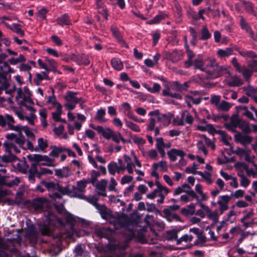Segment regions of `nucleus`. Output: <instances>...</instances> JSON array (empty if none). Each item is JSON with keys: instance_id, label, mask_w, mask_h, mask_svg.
Listing matches in <instances>:
<instances>
[{"instance_id": "f257e3e1", "label": "nucleus", "mask_w": 257, "mask_h": 257, "mask_svg": "<svg viewBox=\"0 0 257 257\" xmlns=\"http://www.w3.org/2000/svg\"><path fill=\"white\" fill-rule=\"evenodd\" d=\"M88 182L85 179L77 181L76 186L67 184L62 187L57 182L42 181L41 184L49 192V196L52 199H61L64 195L70 197L82 198L84 188L86 187Z\"/></svg>"}, {"instance_id": "f03ea898", "label": "nucleus", "mask_w": 257, "mask_h": 257, "mask_svg": "<svg viewBox=\"0 0 257 257\" xmlns=\"http://www.w3.org/2000/svg\"><path fill=\"white\" fill-rule=\"evenodd\" d=\"M48 204L47 200L44 197L36 198L33 200L32 205L35 210L38 212L44 211L45 220L43 223L42 234L50 235L55 229L57 224L61 222V220L51 211H44V207Z\"/></svg>"}, {"instance_id": "7ed1b4c3", "label": "nucleus", "mask_w": 257, "mask_h": 257, "mask_svg": "<svg viewBox=\"0 0 257 257\" xmlns=\"http://www.w3.org/2000/svg\"><path fill=\"white\" fill-rule=\"evenodd\" d=\"M206 72L210 77L216 78L223 75L226 77L231 76L229 68L225 65H220L213 58H209L206 60Z\"/></svg>"}, {"instance_id": "20e7f679", "label": "nucleus", "mask_w": 257, "mask_h": 257, "mask_svg": "<svg viewBox=\"0 0 257 257\" xmlns=\"http://www.w3.org/2000/svg\"><path fill=\"white\" fill-rule=\"evenodd\" d=\"M15 93H17L16 100L18 104L20 106H24L26 107L31 111V113H34L35 112V109L32 106L34 103L31 98L30 93L29 92H27L26 91L24 92L20 88H15L14 90L10 89V92H9V93L11 95H14Z\"/></svg>"}, {"instance_id": "39448f33", "label": "nucleus", "mask_w": 257, "mask_h": 257, "mask_svg": "<svg viewBox=\"0 0 257 257\" xmlns=\"http://www.w3.org/2000/svg\"><path fill=\"white\" fill-rule=\"evenodd\" d=\"M7 56L5 53L0 54V78H5L9 73L15 72L14 69L10 66L8 62L4 61Z\"/></svg>"}, {"instance_id": "423d86ee", "label": "nucleus", "mask_w": 257, "mask_h": 257, "mask_svg": "<svg viewBox=\"0 0 257 257\" xmlns=\"http://www.w3.org/2000/svg\"><path fill=\"white\" fill-rule=\"evenodd\" d=\"M169 192V189L167 187L160 188L158 190V189H155L151 193L147 195V198L153 199L156 197H159V199H158L157 201L158 203L162 204Z\"/></svg>"}, {"instance_id": "0eeeda50", "label": "nucleus", "mask_w": 257, "mask_h": 257, "mask_svg": "<svg viewBox=\"0 0 257 257\" xmlns=\"http://www.w3.org/2000/svg\"><path fill=\"white\" fill-rule=\"evenodd\" d=\"M78 94V92H73L72 91H67L66 95L64 96L65 100L67 103H65V106L69 110L71 111L73 110L76 105L77 104V97L76 95Z\"/></svg>"}, {"instance_id": "6e6552de", "label": "nucleus", "mask_w": 257, "mask_h": 257, "mask_svg": "<svg viewBox=\"0 0 257 257\" xmlns=\"http://www.w3.org/2000/svg\"><path fill=\"white\" fill-rule=\"evenodd\" d=\"M29 158L31 161L37 162L38 163L42 161L45 162V163H41L40 165L54 166V158H52V157H49L46 155L43 156L41 155L34 154L33 155L30 156Z\"/></svg>"}, {"instance_id": "1a4fd4ad", "label": "nucleus", "mask_w": 257, "mask_h": 257, "mask_svg": "<svg viewBox=\"0 0 257 257\" xmlns=\"http://www.w3.org/2000/svg\"><path fill=\"white\" fill-rule=\"evenodd\" d=\"M14 123V118L11 115L8 114L5 116L0 115V125L3 127L6 126L7 125L8 130L14 131V130L19 127V126H16V125H14L13 124Z\"/></svg>"}, {"instance_id": "9d476101", "label": "nucleus", "mask_w": 257, "mask_h": 257, "mask_svg": "<svg viewBox=\"0 0 257 257\" xmlns=\"http://www.w3.org/2000/svg\"><path fill=\"white\" fill-rule=\"evenodd\" d=\"M231 197L227 195L219 196L217 204L219 205V210L220 214H222L228 209V203Z\"/></svg>"}, {"instance_id": "9b49d317", "label": "nucleus", "mask_w": 257, "mask_h": 257, "mask_svg": "<svg viewBox=\"0 0 257 257\" xmlns=\"http://www.w3.org/2000/svg\"><path fill=\"white\" fill-rule=\"evenodd\" d=\"M128 222V217L125 214L122 213L113 220V225L115 229H118L125 226Z\"/></svg>"}, {"instance_id": "f8f14e48", "label": "nucleus", "mask_w": 257, "mask_h": 257, "mask_svg": "<svg viewBox=\"0 0 257 257\" xmlns=\"http://www.w3.org/2000/svg\"><path fill=\"white\" fill-rule=\"evenodd\" d=\"M39 164L37 162L32 163L29 170L28 179L31 182H34L35 180L36 177L38 178L39 175V171L38 170V166Z\"/></svg>"}, {"instance_id": "ddd939ff", "label": "nucleus", "mask_w": 257, "mask_h": 257, "mask_svg": "<svg viewBox=\"0 0 257 257\" xmlns=\"http://www.w3.org/2000/svg\"><path fill=\"white\" fill-rule=\"evenodd\" d=\"M149 115L156 116L158 121H163L165 124L168 125L171 122V117L166 114H160L159 110L150 111Z\"/></svg>"}, {"instance_id": "4468645a", "label": "nucleus", "mask_w": 257, "mask_h": 257, "mask_svg": "<svg viewBox=\"0 0 257 257\" xmlns=\"http://www.w3.org/2000/svg\"><path fill=\"white\" fill-rule=\"evenodd\" d=\"M235 153L240 157L241 160H244L247 162H252V158L250 156V151L238 148L235 151Z\"/></svg>"}, {"instance_id": "2eb2a0df", "label": "nucleus", "mask_w": 257, "mask_h": 257, "mask_svg": "<svg viewBox=\"0 0 257 257\" xmlns=\"http://www.w3.org/2000/svg\"><path fill=\"white\" fill-rule=\"evenodd\" d=\"M167 154L170 160L175 162L177 160V156L183 158L186 154L182 150L172 149L167 152Z\"/></svg>"}, {"instance_id": "dca6fc26", "label": "nucleus", "mask_w": 257, "mask_h": 257, "mask_svg": "<svg viewBox=\"0 0 257 257\" xmlns=\"http://www.w3.org/2000/svg\"><path fill=\"white\" fill-rule=\"evenodd\" d=\"M238 51L237 47H228L225 49H219L217 51V54L221 58H226L229 57L230 55L233 54L234 50Z\"/></svg>"}, {"instance_id": "f3484780", "label": "nucleus", "mask_w": 257, "mask_h": 257, "mask_svg": "<svg viewBox=\"0 0 257 257\" xmlns=\"http://www.w3.org/2000/svg\"><path fill=\"white\" fill-rule=\"evenodd\" d=\"M234 139L235 141L240 143L242 145H247L250 144L252 141V139L249 136L243 135L240 133H237L235 135Z\"/></svg>"}, {"instance_id": "a211bd4d", "label": "nucleus", "mask_w": 257, "mask_h": 257, "mask_svg": "<svg viewBox=\"0 0 257 257\" xmlns=\"http://www.w3.org/2000/svg\"><path fill=\"white\" fill-rule=\"evenodd\" d=\"M26 237L30 242L36 243L37 241V235L36 229L33 226L29 227L26 231Z\"/></svg>"}, {"instance_id": "6ab92c4d", "label": "nucleus", "mask_w": 257, "mask_h": 257, "mask_svg": "<svg viewBox=\"0 0 257 257\" xmlns=\"http://www.w3.org/2000/svg\"><path fill=\"white\" fill-rule=\"evenodd\" d=\"M243 213H246V214L240 219V222L243 224V225L245 228L250 227L253 224V221H246V220L250 218L253 214V209H251L249 212H247L246 210L243 211Z\"/></svg>"}, {"instance_id": "aec40b11", "label": "nucleus", "mask_w": 257, "mask_h": 257, "mask_svg": "<svg viewBox=\"0 0 257 257\" xmlns=\"http://www.w3.org/2000/svg\"><path fill=\"white\" fill-rule=\"evenodd\" d=\"M107 184V181L105 179H102L98 183L96 184V188L97 190L98 194L105 197L106 187Z\"/></svg>"}, {"instance_id": "412c9836", "label": "nucleus", "mask_w": 257, "mask_h": 257, "mask_svg": "<svg viewBox=\"0 0 257 257\" xmlns=\"http://www.w3.org/2000/svg\"><path fill=\"white\" fill-rule=\"evenodd\" d=\"M19 69L21 71L25 73L26 78L31 80L32 79V74L30 73V70L32 69L31 66L29 63H21Z\"/></svg>"}, {"instance_id": "4be33fe9", "label": "nucleus", "mask_w": 257, "mask_h": 257, "mask_svg": "<svg viewBox=\"0 0 257 257\" xmlns=\"http://www.w3.org/2000/svg\"><path fill=\"white\" fill-rule=\"evenodd\" d=\"M16 126H19V127L17 129L14 130L15 131L19 132H21L22 133V132H24L25 135L29 139L32 140H35V135L29 127L27 126H22L20 125H17Z\"/></svg>"}, {"instance_id": "5701e85b", "label": "nucleus", "mask_w": 257, "mask_h": 257, "mask_svg": "<svg viewBox=\"0 0 257 257\" xmlns=\"http://www.w3.org/2000/svg\"><path fill=\"white\" fill-rule=\"evenodd\" d=\"M167 17V15L163 12H160L157 15H156L153 19L149 20L147 22L149 25H154L159 24L161 21L165 20Z\"/></svg>"}, {"instance_id": "b1692460", "label": "nucleus", "mask_w": 257, "mask_h": 257, "mask_svg": "<svg viewBox=\"0 0 257 257\" xmlns=\"http://www.w3.org/2000/svg\"><path fill=\"white\" fill-rule=\"evenodd\" d=\"M185 101L186 103L187 106L189 107H191L192 103L197 105L199 104L202 98L200 97L195 98L191 95H187L185 96Z\"/></svg>"}, {"instance_id": "393cba45", "label": "nucleus", "mask_w": 257, "mask_h": 257, "mask_svg": "<svg viewBox=\"0 0 257 257\" xmlns=\"http://www.w3.org/2000/svg\"><path fill=\"white\" fill-rule=\"evenodd\" d=\"M71 174L70 170L67 167L62 169H55V175L59 178H64L69 176Z\"/></svg>"}, {"instance_id": "a878e982", "label": "nucleus", "mask_w": 257, "mask_h": 257, "mask_svg": "<svg viewBox=\"0 0 257 257\" xmlns=\"http://www.w3.org/2000/svg\"><path fill=\"white\" fill-rule=\"evenodd\" d=\"M107 168L109 173L112 175H114L115 173H119L121 171H122L117 165V163L114 161H111L108 164Z\"/></svg>"}, {"instance_id": "bb28decb", "label": "nucleus", "mask_w": 257, "mask_h": 257, "mask_svg": "<svg viewBox=\"0 0 257 257\" xmlns=\"http://www.w3.org/2000/svg\"><path fill=\"white\" fill-rule=\"evenodd\" d=\"M51 149L52 150L49 153V156L54 158V160L56 158H57L61 153L65 151V148L58 147L56 146H52Z\"/></svg>"}, {"instance_id": "cd10ccee", "label": "nucleus", "mask_w": 257, "mask_h": 257, "mask_svg": "<svg viewBox=\"0 0 257 257\" xmlns=\"http://www.w3.org/2000/svg\"><path fill=\"white\" fill-rule=\"evenodd\" d=\"M206 62L204 63L203 60L200 59H195L192 61V66H194L195 69H199L204 72H205V69H206Z\"/></svg>"}, {"instance_id": "c85d7f7f", "label": "nucleus", "mask_w": 257, "mask_h": 257, "mask_svg": "<svg viewBox=\"0 0 257 257\" xmlns=\"http://www.w3.org/2000/svg\"><path fill=\"white\" fill-rule=\"evenodd\" d=\"M105 114V110L103 108H100L97 110L94 119L100 122H105L107 120L104 118Z\"/></svg>"}, {"instance_id": "c756f323", "label": "nucleus", "mask_w": 257, "mask_h": 257, "mask_svg": "<svg viewBox=\"0 0 257 257\" xmlns=\"http://www.w3.org/2000/svg\"><path fill=\"white\" fill-rule=\"evenodd\" d=\"M26 59L25 56L22 54H20L17 58L11 57L9 58L7 62L8 64L9 63L11 65H16L19 63L25 62Z\"/></svg>"}, {"instance_id": "7c9ffc66", "label": "nucleus", "mask_w": 257, "mask_h": 257, "mask_svg": "<svg viewBox=\"0 0 257 257\" xmlns=\"http://www.w3.org/2000/svg\"><path fill=\"white\" fill-rule=\"evenodd\" d=\"M48 146L47 141L40 138L38 140V145L36 146L34 150L36 151H43Z\"/></svg>"}, {"instance_id": "2f4dec72", "label": "nucleus", "mask_w": 257, "mask_h": 257, "mask_svg": "<svg viewBox=\"0 0 257 257\" xmlns=\"http://www.w3.org/2000/svg\"><path fill=\"white\" fill-rule=\"evenodd\" d=\"M18 170L23 174H26L28 171L29 166L25 160H19L16 166Z\"/></svg>"}, {"instance_id": "473e14b6", "label": "nucleus", "mask_w": 257, "mask_h": 257, "mask_svg": "<svg viewBox=\"0 0 257 257\" xmlns=\"http://www.w3.org/2000/svg\"><path fill=\"white\" fill-rule=\"evenodd\" d=\"M57 22L58 24L61 26L69 25L71 24L70 18L66 14L58 17L57 19Z\"/></svg>"}, {"instance_id": "72a5a7b5", "label": "nucleus", "mask_w": 257, "mask_h": 257, "mask_svg": "<svg viewBox=\"0 0 257 257\" xmlns=\"http://www.w3.org/2000/svg\"><path fill=\"white\" fill-rule=\"evenodd\" d=\"M111 64L112 67L117 71L121 70L123 67L122 62L118 58H113L111 59Z\"/></svg>"}, {"instance_id": "f704fd0d", "label": "nucleus", "mask_w": 257, "mask_h": 257, "mask_svg": "<svg viewBox=\"0 0 257 257\" xmlns=\"http://www.w3.org/2000/svg\"><path fill=\"white\" fill-rule=\"evenodd\" d=\"M62 106L60 105L59 107L56 108V111L52 113L53 119L57 122L59 121H65L64 120H62L61 118V114L62 113Z\"/></svg>"}, {"instance_id": "c9c22d12", "label": "nucleus", "mask_w": 257, "mask_h": 257, "mask_svg": "<svg viewBox=\"0 0 257 257\" xmlns=\"http://www.w3.org/2000/svg\"><path fill=\"white\" fill-rule=\"evenodd\" d=\"M160 168L161 170L167 172L168 170L167 163L165 161H161L159 163H154L152 165V168L158 169Z\"/></svg>"}, {"instance_id": "e433bc0d", "label": "nucleus", "mask_w": 257, "mask_h": 257, "mask_svg": "<svg viewBox=\"0 0 257 257\" xmlns=\"http://www.w3.org/2000/svg\"><path fill=\"white\" fill-rule=\"evenodd\" d=\"M182 52L178 50H173L170 55V58L172 62H177L182 58Z\"/></svg>"}, {"instance_id": "4c0bfd02", "label": "nucleus", "mask_w": 257, "mask_h": 257, "mask_svg": "<svg viewBox=\"0 0 257 257\" xmlns=\"http://www.w3.org/2000/svg\"><path fill=\"white\" fill-rule=\"evenodd\" d=\"M252 165L254 167L253 168H249L247 167H245V170L246 174L248 176H252L253 178L257 177V165L252 163Z\"/></svg>"}, {"instance_id": "58836bf2", "label": "nucleus", "mask_w": 257, "mask_h": 257, "mask_svg": "<svg viewBox=\"0 0 257 257\" xmlns=\"http://www.w3.org/2000/svg\"><path fill=\"white\" fill-rule=\"evenodd\" d=\"M46 71H42L41 73H38L36 75V78H34V81L39 83L43 80H49V76Z\"/></svg>"}, {"instance_id": "ea45409f", "label": "nucleus", "mask_w": 257, "mask_h": 257, "mask_svg": "<svg viewBox=\"0 0 257 257\" xmlns=\"http://www.w3.org/2000/svg\"><path fill=\"white\" fill-rule=\"evenodd\" d=\"M236 212L233 209H231L227 214L225 218L228 223H233L236 220Z\"/></svg>"}, {"instance_id": "a19ab883", "label": "nucleus", "mask_w": 257, "mask_h": 257, "mask_svg": "<svg viewBox=\"0 0 257 257\" xmlns=\"http://www.w3.org/2000/svg\"><path fill=\"white\" fill-rule=\"evenodd\" d=\"M196 192L200 196V200L206 201L208 199V197L206 194L202 191V186L200 184H197L195 186Z\"/></svg>"}, {"instance_id": "79ce46f5", "label": "nucleus", "mask_w": 257, "mask_h": 257, "mask_svg": "<svg viewBox=\"0 0 257 257\" xmlns=\"http://www.w3.org/2000/svg\"><path fill=\"white\" fill-rule=\"evenodd\" d=\"M187 53L188 56V60L184 62V65L185 68H188L192 66V59L194 57V54L193 52L190 50H188L187 51Z\"/></svg>"}, {"instance_id": "37998d69", "label": "nucleus", "mask_w": 257, "mask_h": 257, "mask_svg": "<svg viewBox=\"0 0 257 257\" xmlns=\"http://www.w3.org/2000/svg\"><path fill=\"white\" fill-rule=\"evenodd\" d=\"M113 37L116 39L120 45L125 48H129L128 45L126 44L124 40L123 39L121 33H112Z\"/></svg>"}, {"instance_id": "c03bdc74", "label": "nucleus", "mask_w": 257, "mask_h": 257, "mask_svg": "<svg viewBox=\"0 0 257 257\" xmlns=\"http://www.w3.org/2000/svg\"><path fill=\"white\" fill-rule=\"evenodd\" d=\"M207 217L209 219L212 220L213 223H215L218 222L219 219V215L217 210L211 211H207Z\"/></svg>"}, {"instance_id": "a18cd8bd", "label": "nucleus", "mask_w": 257, "mask_h": 257, "mask_svg": "<svg viewBox=\"0 0 257 257\" xmlns=\"http://www.w3.org/2000/svg\"><path fill=\"white\" fill-rule=\"evenodd\" d=\"M198 33H192V36L193 41H196L197 39L201 40H206L209 39L211 36V33H201V35L199 36L197 35Z\"/></svg>"}, {"instance_id": "49530a36", "label": "nucleus", "mask_w": 257, "mask_h": 257, "mask_svg": "<svg viewBox=\"0 0 257 257\" xmlns=\"http://www.w3.org/2000/svg\"><path fill=\"white\" fill-rule=\"evenodd\" d=\"M242 81L237 77H231L230 80L228 82V85L229 86H239L242 84Z\"/></svg>"}, {"instance_id": "de8ad7c7", "label": "nucleus", "mask_w": 257, "mask_h": 257, "mask_svg": "<svg viewBox=\"0 0 257 257\" xmlns=\"http://www.w3.org/2000/svg\"><path fill=\"white\" fill-rule=\"evenodd\" d=\"M77 61L79 65H84L87 66L90 63V61L87 57L84 54L77 56Z\"/></svg>"}, {"instance_id": "09e8293b", "label": "nucleus", "mask_w": 257, "mask_h": 257, "mask_svg": "<svg viewBox=\"0 0 257 257\" xmlns=\"http://www.w3.org/2000/svg\"><path fill=\"white\" fill-rule=\"evenodd\" d=\"M126 126L130 129L135 132H140L141 129L138 125L134 122L128 121L127 119H124Z\"/></svg>"}, {"instance_id": "8fccbe9b", "label": "nucleus", "mask_w": 257, "mask_h": 257, "mask_svg": "<svg viewBox=\"0 0 257 257\" xmlns=\"http://www.w3.org/2000/svg\"><path fill=\"white\" fill-rule=\"evenodd\" d=\"M231 106L232 105L228 102L223 100L218 105L217 108L218 110L226 111L230 109Z\"/></svg>"}, {"instance_id": "3c124183", "label": "nucleus", "mask_w": 257, "mask_h": 257, "mask_svg": "<svg viewBox=\"0 0 257 257\" xmlns=\"http://www.w3.org/2000/svg\"><path fill=\"white\" fill-rule=\"evenodd\" d=\"M193 236L191 234H185L180 238L177 239V244H180L182 242H188L193 239Z\"/></svg>"}, {"instance_id": "603ef678", "label": "nucleus", "mask_w": 257, "mask_h": 257, "mask_svg": "<svg viewBox=\"0 0 257 257\" xmlns=\"http://www.w3.org/2000/svg\"><path fill=\"white\" fill-rule=\"evenodd\" d=\"M0 157H1V160L3 162L9 163V162H12L13 161H14L16 157V156H15L12 154L7 153V154L4 155L2 156H0Z\"/></svg>"}, {"instance_id": "864d4df0", "label": "nucleus", "mask_w": 257, "mask_h": 257, "mask_svg": "<svg viewBox=\"0 0 257 257\" xmlns=\"http://www.w3.org/2000/svg\"><path fill=\"white\" fill-rule=\"evenodd\" d=\"M197 130L203 132L208 131L211 134H212L215 131V129L213 125L211 124H207L205 126L198 125L197 126Z\"/></svg>"}, {"instance_id": "5fc2aeb1", "label": "nucleus", "mask_w": 257, "mask_h": 257, "mask_svg": "<svg viewBox=\"0 0 257 257\" xmlns=\"http://www.w3.org/2000/svg\"><path fill=\"white\" fill-rule=\"evenodd\" d=\"M85 188H86V187H85L84 188V191L82 193V198H80V197H77V198H79V199H84L85 200H86L87 201H88V202H89L91 204H92L93 205H96V204L97 203V201H98V200H97V198L96 197L92 196V197H91L90 198H87L86 197H85L84 195V193L85 192Z\"/></svg>"}, {"instance_id": "6e6d98bb", "label": "nucleus", "mask_w": 257, "mask_h": 257, "mask_svg": "<svg viewBox=\"0 0 257 257\" xmlns=\"http://www.w3.org/2000/svg\"><path fill=\"white\" fill-rule=\"evenodd\" d=\"M47 61L48 63L49 67L48 72L50 71L55 72L57 70V63L53 59H47Z\"/></svg>"}, {"instance_id": "4d7b16f0", "label": "nucleus", "mask_w": 257, "mask_h": 257, "mask_svg": "<svg viewBox=\"0 0 257 257\" xmlns=\"http://www.w3.org/2000/svg\"><path fill=\"white\" fill-rule=\"evenodd\" d=\"M182 118L184 119L185 123L192 124L193 121V116L187 111L183 112L182 114Z\"/></svg>"}, {"instance_id": "13d9d810", "label": "nucleus", "mask_w": 257, "mask_h": 257, "mask_svg": "<svg viewBox=\"0 0 257 257\" xmlns=\"http://www.w3.org/2000/svg\"><path fill=\"white\" fill-rule=\"evenodd\" d=\"M108 230L104 227H101L95 230V233L99 237H106Z\"/></svg>"}, {"instance_id": "bf43d9fd", "label": "nucleus", "mask_w": 257, "mask_h": 257, "mask_svg": "<svg viewBox=\"0 0 257 257\" xmlns=\"http://www.w3.org/2000/svg\"><path fill=\"white\" fill-rule=\"evenodd\" d=\"M196 146L199 151L202 152L205 156L207 155L208 151L206 149L203 141H198L197 143Z\"/></svg>"}, {"instance_id": "052dcab7", "label": "nucleus", "mask_w": 257, "mask_h": 257, "mask_svg": "<svg viewBox=\"0 0 257 257\" xmlns=\"http://www.w3.org/2000/svg\"><path fill=\"white\" fill-rule=\"evenodd\" d=\"M14 146V145L12 143L8 141H5L3 144L5 152L12 154Z\"/></svg>"}, {"instance_id": "680f3d73", "label": "nucleus", "mask_w": 257, "mask_h": 257, "mask_svg": "<svg viewBox=\"0 0 257 257\" xmlns=\"http://www.w3.org/2000/svg\"><path fill=\"white\" fill-rule=\"evenodd\" d=\"M238 72L242 73L243 77L245 79H249L251 75H252V73L253 71H252L251 69H247L244 66H243L241 67V71H238Z\"/></svg>"}, {"instance_id": "e2e57ef3", "label": "nucleus", "mask_w": 257, "mask_h": 257, "mask_svg": "<svg viewBox=\"0 0 257 257\" xmlns=\"http://www.w3.org/2000/svg\"><path fill=\"white\" fill-rule=\"evenodd\" d=\"M17 132V137L15 138V142L16 143L19 144L20 146L23 145L25 143V138L23 136V134L21 133V132Z\"/></svg>"}, {"instance_id": "0e129e2a", "label": "nucleus", "mask_w": 257, "mask_h": 257, "mask_svg": "<svg viewBox=\"0 0 257 257\" xmlns=\"http://www.w3.org/2000/svg\"><path fill=\"white\" fill-rule=\"evenodd\" d=\"M220 135L221 136V140L222 142L227 146H230L229 141L231 140V138L225 133L224 131L220 132Z\"/></svg>"}, {"instance_id": "69168bd1", "label": "nucleus", "mask_w": 257, "mask_h": 257, "mask_svg": "<svg viewBox=\"0 0 257 257\" xmlns=\"http://www.w3.org/2000/svg\"><path fill=\"white\" fill-rule=\"evenodd\" d=\"M7 76L5 78H0V94L2 93V91L5 90L6 92L9 93L10 92V90H8L6 89L8 85V82L7 80Z\"/></svg>"}, {"instance_id": "338daca9", "label": "nucleus", "mask_w": 257, "mask_h": 257, "mask_svg": "<svg viewBox=\"0 0 257 257\" xmlns=\"http://www.w3.org/2000/svg\"><path fill=\"white\" fill-rule=\"evenodd\" d=\"M47 103L52 104L53 106H56V108L59 107L60 105H62L59 102H57L54 94L52 96L48 97Z\"/></svg>"}, {"instance_id": "774afa93", "label": "nucleus", "mask_w": 257, "mask_h": 257, "mask_svg": "<svg viewBox=\"0 0 257 257\" xmlns=\"http://www.w3.org/2000/svg\"><path fill=\"white\" fill-rule=\"evenodd\" d=\"M246 93L248 96H251L254 98L257 96V87L253 88L251 86L248 87L246 89Z\"/></svg>"}]
</instances>
